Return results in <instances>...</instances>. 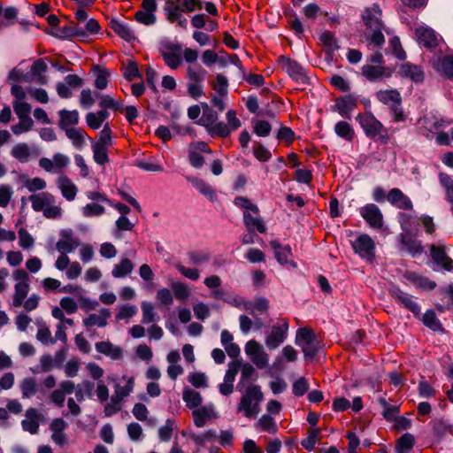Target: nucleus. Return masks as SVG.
Masks as SVG:
<instances>
[{"instance_id": "40", "label": "nucleus", "mask_w": 453, "mask_h": 453, "mask_svg": "<svg viewBox=\"0 0 453 453\" xmlns=\"http://www.w3.org/2000/svg\"><path fill=\"white\" fill-rule=\"evenodd\" d=\"M213 410L206 406L200 407L193 411L194 423L197 427L204 426L206 420L212 417Z\"/></svg>"}, {"instance_id": "39", "label": "nucleus", "mask_w": 453, "mask_h": 453, "mask_svg": "<svg viewBox=\"0 0 453 453\" xmlns=\"http://www.w3.org/2000/svg\"><path fill=\"white\" fill-rule=\"evenodd\" d=\"M109 146L92 142L93 158L100 165L109 162L108 150Z\"/></svg>"}, {"instance_id": "47", "label": "nucleus", "mask_w": 453, "mask_h": 453, "mask_svg": "<svg viewBox=\"0 0 453 453\" xmlns=\"http://www.w3.org/2000/svg\"><path fill=\"white\" fill-rule=\"evenodd\" d=\"M211 88L219 96H226L228 94V80L222 73L216 75V80L211 82Z\"/></svg>"}, {"instance_id": "17", "label": "nucleus", "mask_w": 453, "mask_h": 453, "mask_svg": "<svg viewBox=\"0 0 453 453\" xmlns=\"http://www.w3.org/2000/svg\"><path fill=\"white\" fill-rule=\"evenodd\" d=\"M391 296L414 315L420 313V306L413 300L412 296L395 287L390 291Z\"/></svg>"}, {"instance_id": "49", "label": "nucleus", "mask_w": 453, "mask_h": 453, "mask_svg": "<svg viewBox=\"0 0 453 453\" xmlns=\"http://www.w3.org/2000/svg\"><path fill=\"white\" fill-rule=\"evenodd\" d=\"M207 132L211 137L226 138L231 134V128L226 123L217 121L207 129Z\"/></svg>"}, {"instance_id": "46", "label": "nucleus", "mask_w": 453, "mask_h": 453, "mask_svg": "<svg viewBox=\"0 0 453 453\" xmlns=\"http://www.w3.org/2000/svg\"><path fill=\"white\" fill-rule=\"evenodd\" d=\"M29 291V285L27 282H18L15 285V293L13 296V305L19 307L22 305L25 298Z\"/></svg>"}, {"instance_id": "11", "label": "nucleus", "mask_w": 453, "mask_h": 453, "mask_svg": "<svg viewBox=\"0 0 453 453\" xmlns=\"http://www.w3.org/2000/svg\"><path fill=\"white\" fill-rule=\"evenodd\" d=\"M359 213L372 228L380 229L383 226V214L374 203H367L359 209Z\"/></svg>"}, {"instance_id": "13", "label": "nucleus", "mask_w": 453, "mask_h": 453, "mask_svg": "<svg viewBox=\"0 0 453 453\" xmlns=\"http://www.w3.org/2000/svg\"><path fill=\"white\" fill-rule=\"evenodd\" d=\"M381 15L382 12L378 4L366 7L362 14V19L366 28L370 30L383 28Z\"/></svg>"}, {"instance_id": "38", "label": "nucleus", "mask_w": 453, "mask_h": 453, "mask_svg": "<svg viewBox=\"0 0 453 453\" xmlns=\"http://www.w3.org/2000/svg\"><path fill=\"white\" fill-rule=\"evenodd\" d=\"M415 444V438L412 434L406 433L395 442V453H409Z\"/></svg>"}, {"instance_id": "26", "label": "nucleus", "mask_w": 453, "mask_h": 453, "mask_svg": "<svg viewBox=\"0 0 453 453\" xmlns=\"http://www.w3.org/2000/svg\"><path fill=\"white\" fill-rule=\"evenodd\" d=\"M434 68L448 80L453 81V56L446 55L439 58Z\"/></svg>"}, {"instance_id": "56", "label": "nucleus", "mask_w": 453, "mask_h": 453, "mask_svg": "<svg viewBox=\"0 0 453 453\" xmlns=\"http://www.w3.org/2000/svg\"><path fill=\"white\" fill-rule=\"evenodd\" d=\"M257 424L263 431L269 434H275L278 431V426L273 418L268 414L262 415Z\"/></svg>"}, {"instance_id": "5", "label": "nucleus", "mask_w": 453, "mask_h": 453, "mask_svg": "<svg viewBox=\"0 0 453 453\" xmlns=\"http://www.w3.org/2000/svg\"><path fill=\"white\" fill-rule=\"evenodd\" d=\"M282 70H284L293 80L301 83L307 84L309 78L305 69L296 60L287 56H280L278 59Z\"/></svg>"}, {"instance_id": "29", "label": "nucleus", "mask_w": 453, "mask_h": 453, "mask_svg": "<svg viewBox=\"0 0 453 453\" xmlns=\"http://www.w3.org/2000/svg\"><path fill=\"white\" fill-rule=\"evenodd\" d=\"M95 383L88 380H84L76 387L75 397L78 402H83L85 397L91 399L93 397V390Z\"/></svg>"}, {"instance_id": "3", "label": "nucleus", "mask_w": 453, "mask_h": 453, "mask_svg": "<svg viewBox=\"0 0 453 453\" xmlns=\"http://www.w3.org/2000/svg\"><path fill=\"white\" fill-rule=\"evenodd\" d=\"M296 343L302 348L304 357L313 359L319 350V342L309 327H301L296 332Z\"/></svg>"}, {"instance_id": "16", "label": "nucleus", "mask_w": 453, "mask_h": 453, "mask_svg": "<svg viewBox=\"0 0 453 453\" xmlns=\"http://www.w3.org/2000/svg\"><path fill=\"white\" fill-rule=\"evenodd\" d=\"M401 77L408 78L415 83H421L425 80V72L421 65H413L410 62L403 63L399 67Z\"/></svg>"}, {"instance_id": "20", "label": "nucleus", "mask_w": 453, "mask_h": 453, "mask_svg": "<svg viewBox=\"0 0 453 453\" xmlns=\"http://www.w3.org/2000/svg\"><path fill=\"white\" fill-rule=\"evenodd\" d=\"M251 211L243 212V223L247 231H257L260 234L266 232V226L258 214H251Z\"/></svg>"}, {"instance_id": "10", "label": "nucleus", "mask_w": 453, "mask_h": 453, "mask_svg": "<svg viewBox=\"0 0 453 453\" xmlns=\"http://www.w3.org/2000/svg\"><path fill=\"white\" fill-rule=\"evenodd\" d=\"M361 73L370 82H378L390 78L393 70L385 65H365L361 68Z\"/></svg>"}, {"instance_id": "19", "label": "nucleus", "mask_w": 453, "mask_h": 453, "mask_svg": "<svg viewBox=\"0 0 453 453\" xmlns=\"http://www.w3.org/2000/svg\"><path fill=\"white\" fill-rule=\"evenodd\" d=\"M401 250H404L412 257L422 252L423 248L421 242L416 240L409 230L400 234Z\"/></svg>"}, {"instance_id": "1", "label": "nucleus", "mask_w": 453, "mask_h": 453, "mask_svg": "<svg viewBox=\"0 0 453 453\" xmlns=\"http://www.w3.org/2000/svg\"><path fill=\"white\" fill-rule=\"evenodd\" d=\"M356 120L369 139L379 141L382 144H387L389 142L388 129L372 112L358 113Z\"/></svg>"}, {"instance_id": "22", "label": "nucleus", "mask_w": 453, "mask_h": 453, "mask_svg": "<svg viewBox=\"0 0 453 453\" xmlns=\"http://www.w3.org/2000/svg\"><path fill=\"white\" fill-rule=\"evenodd\" d=\"M111 316L109 309L103 308L100 310L99 314L92 313L83 319V325L86 327L97 326L104 327L107 325V319Z\"/></svg>"}, {"instance_id": "41", "label": "nucleus", "mask_w": 453, "mask_h": 453, "mask_svg": "<svg viewBox=\"0 0 453 453\" xmlns=\"http://www.w3.org/2000/svg\"><path fill=\"white\" fill-rule=\"evenodd\" d=\"M334 132L339 137L348 142H351L355 137V131L353 127L348 122L343 120L335 124Z\"/></svg>"}, {"instance_id": "24", "label": "nucleus", "mask_w": 453, "mask_h": 453, "mask_svg": "<svg viewBox=\"0 0 453 453\" xmlns=\"http://www.w3.org/2000/svg\"><path fill=\"white\" fill-rule=\"evenodd\" d=\"M58 187L61 190L62 196L68 201H73L77 194V187L70 178L62 175L58 179Z\"/></svg>"}, {"instance_id": "52", "label": "nucleus", "mask_w": 453, "mask_h": 453, "mask_svg": "<svg viewBox=\"0 0 453 453\" xmlns=\"http://www.w3.org/2000/svg\"><path fill=\"white\" fill-rule=\"evenodd\" d=\"M320 435L319 428H309L308 429V436L301 441V445L309 451L314 449L315 445L319 440Z\"/></svg>"}, {"instance_id": "36", "label": "nucleus", "mask_w": 453, "mask_h": 453, "mask_svg": "<svg viewBox=\"0 0 453 453\" xmlns=\"http://www.w3.org/2000/svg\"><path fill=\"white\" fill-rule=\"evenodd\" d=\"M219 115L216 111L210 108L207 104L203 105V114L201 119L198 120V124L204 127L207 130L210 128L214 123L218 121Z\"/></svg>"}, {"instance_id": "58", "label": "nucleus", "mask_w": 453, "mask_h": 453, "mask_svg": "<svg viewBox=\"0 0 453 453\" xmlns=\"http://www.w3.org/2000/svg\"><path fill=\"white\" fill-rule=\"evenodd\" d=\"M422 321L424 325L433 330H439L441 325L433 310H427L423 315Z\"/></svg>"}, {"instance_id": "25", "label": "nucleus", "mask_w": 453, "mask_h": 453, "mask_svg": "<svg viewBox=\"0 0 453 453\" xmlns=\"http://www.w3.org/2000/svg\"><path fill=\"white\" fill-rule=\"evenodd\" d=\"M110 27L118 35L127 42H131L135 38L134 31L127 23L112 19L110 21Z\"/></svg>"}, {"instance_id": "63", "label": "nucleus", "mask_w": 453, "mask_h": 453, "mask_svg": "<svg viewBox=\"0 0 453 453\" xmlns=\"http://www.w3.org/2000/svg\"><path fill=\"white\" fill-rule=\"evenodd\" d=\"M172 288L177 300L184 301L188 299L190 295L187 284L183 282H173Z\"/></svg>"}, {"instance_id": "28", "label": "nucleus", "mask_w": 453, "mask_h": 453, "mask_svg": "<svg viewBox=\"0 0 453 453\" xmlns=\"http://www.w3.org/2000/svg\"><path fill=\"white\" fill-rule=\"evenodd\" d=\"M434 436L438 441L443 439L446 434H453V425L446 422L444 419H436L431 422Z\"/></svg>"}, {"instance_id": "7", "label": "nucleus", "mask_w": 453, "mask_h": 453, "mask_svg": "<svg viewBox=\"0 0 453 453\" xmlns=\"http://www.w3.org/2000/svg\"><path fill=\"white\" fill-rule=\"evenodd\" d=\"M352 247L356 253L362 258L372 262L375 257V243L373 240L367 234L359 235L353 242Z\"/></svg>"}, {"instance_id": "50", "label": "nucleus", "mask_w": 453, "mask_h": 453, "mask_svg": "<svg viewBox=\"0 0 453 453\" xmlns=\"http://www.w3.org/2000/svg\"><path fill=\"white\" fill-rule=\"evenodd\" d=\"M18 10L17 8L11 6L7 7L4 10L0 4V25L1 26H9L13 24L14 19L17 18Z\"/></svg>"}, {"instance_id": "57", "label": "nucleus", "mask_w": 453, "mask_h": 453, "mask_svg": "<svg viewBox=\"0 0 453 453\" xmlns=\"http://www.w3.org/2000/svg\"><path fill=\"white\" fill-rule=\"evenodd\" d=\"M19 123L12 127V131L14 134L19 135L32 129L34 121L31 117L19 118Z\"/></svg>"}, {"instance_id": "48", "label": "nucleus", "mask_w": 453, "mask_h": 453, "mask_svg": "<svg viewBox=\"0 0 453 453\" xmlns=\"http://www.w3.org/2000/svg\"><path fill=\"white\" fill-rule=\"evenodd\" d=\"M183 400L189 409L197 408L202 403L200 393L193 389H185L183 391Z\"/></svg>"}, {"instance_id": "64", "label": "nucleus", "mask_w": 453, "mask_h": 453, "mask_svg": "<svg viewBox=\"0 0 453 453\" xmlns=\"http://www.w3.org/2000/svg\"><path fill=\"white\" fill-rule=\"evenodd\" d=\"M143 324H149L157 320V314L154 312V307L150 303L143 302L142 303Z\"/></svg>"}, {"instance_id": "32", "label": "nucleus", "mask_w": 453, "mask_h": 453, "mask_svg": "<svg viewBox=\"0 0 453 453\" xmlns=\"http://www.w3.org/2000/svg\"><path fill=\"white\" fill-rule=\"evenodd\" d=\"M26 415L27 417V419H24L21 422L22 428L32 434H37L39 429V423L37 421L36 410L34 408H30L27 411Z\"/></svg>"}, {"instance_id": "8", "label": "nucleus", "mask_w": 453, "mask_h": 453, "mask_svg": "<svg viewBox=\"0 0 453 453\" xmlns=\"http://www.w3.org/2000/svg\"><path fill=\"white\" fill-rule=\"evenodd\" d=\"M288 331V322L287 319H281L280 324L273 326L271 332L267 334L265 344L269 349H277L287 338Z\"/></svg>"}, {"instance_id": "60", "label": "nucleus", "mask_w": 453, "mask_h": 453, "mask_svg": "<svg viewBox=\"0 0 453 453\" xmlns=\"http://www.w3.org/2000/svg\"><path fill=\"white\" fill-rule=\"evenodd\" d=\"M234 204L237 207L242 208L244 211H251L254 214H259L257 205L251 203L250 199L244 196H236L234 200Z\"/></svg>"}, {"instance_id": "2", "label": "nucleus", "mask_w": 453, "mask_h": 453, "mask_svg": "<svg viewBox=\"0 0 453 453\" xmlns=\"http://www.w3.org/2000/svg\"><path fill=\"white\" fill-rule=\"evenodd\" d=\"M264 399L263 392L258 385H250L246 388L237 406L238 412L246 418H254L260 412V403Z\"/></svg>"}, {"instance_id": "42", "label": "nucleus", "mask_w": 453, "mask_h": 453, "mask_svg": "<svg viewBox=\"0 0 453 453\" xmlns=\"http://www.w3.org/2000/svg\"><path fill=\"white\" fill-rule=\"evenodd\" d=\"M22 398H31L38 391V384L35 378H25L20 383Z\"/></svg>"}, {"instance_id": "44", "label": "nucleus", "mask_w": 453, "mask_h": 453, "mask_svg": "<svg viewBox=\"0 0 453 453\" xmlns=\"http://www.w3.org/2000/svg\"><path fill=\"white\" fill-rule=\"evenodd\" d=\"M134 269L132 261L128 258H124L119 264L115 265L111 274L115 278H123L129 274Z\"/></svg>"}, {"instance_id": "18", "label": "nucleus", "mask_w": 453, "mask_h": 453, "mask_svg": "<svg viewBox=\"0 0 453 453\" xmlns=\"http://www.w3.org/2000/svg\"><path fill=\"white\" fill-rule=\"evenodd\" d=\"M418 42L426 49L432 50L438 46V39L434 31L427 27H418L415 30Z\"/></svg>"}, {"instance_id": "45", "label": "nucleus", "mask_w": 453, "mask_h": 453, "mask_svg": "<svg viewBox=\"0 0 453 453\" xmlns=\"http://www.w3.org/2000/svg\"><path fill=\"white\" fill-rule=\"evenodd\" d=\"M319 41L326 48V52L328 54H331L339 49L337 40L334 34L330 31H324L321 33Z\"/></svg>"}, {"instance_id": "6", "label": "nucleus", "mask_w": 453, "mask_h": 453, "mask_svg": "<svg viewBox=\"0 0 453 453\" xmlns=\"http://www.w3.org/2000/svg\"><path fill=\"white\" fill-rule=\"evenodd\" d=\"M160 54L165 63L172 69H177L181 63L182 46L180 43L165 42L161 43Z\"/></svg>"}, {"instance_id": "31", "label": "nucleus", "mask_w": 453, "mask_h": 453, "mask_svg": "<svg viewBox=\"0 0 453 453\" xmlns=\"http://www.w3.org/2000/svg\"><path fill=\"white\" fill-rule=\"evenodd\" d=\"M270 245L274 250L277 261L281 265L287 264L289 256L292 254L290 246H283L278 241H272Z\"/></svg>"}, {"instance_id": "43", "label": "nucleus", "mask_w": 453, "mask_h": 453, "mask_svg": "<svg viewBox=\"0 0 453 453\" xmlns=\"http://www.w3.org/2000/svg\"><path fill=\"white\" fill-rule=\"evenodd\" d=\"M439 181L445 190L446 200L451 203L453 211V179L445 173H439Z\"/></svg>"}, {"instance_id": "12", "label": "nucleus", "mask_w": 453, "mask_h": 453, "mask_svg": "<svg viewBox=\"0 0 453 453\" xmlns=\"http://www.w3.org/2000/svg\"><path fill=\"white\" fill-rule=\"evenodd\" d=\"M358 96L355 94H348L335 99L333 106L338 113L345 119H350V113L357 107Z\"/></svg>"}, {"instance_id": "15", "label": "nucleus", "mask_w": 453, "mask_h": 453, "mask_svg": "<svg viewBox=\"0 0 453 453\" xmlns=\"http://www.w3.org/2000/svg\"><path fill=\"white\" fill-rule=\"evenodd\" d=\"M387 199L393 206L398 209L404 211H411L413 209V204L410 197L397 188H394L389 190Z\"/></svg>"}, {"instance_id": "51", "label": "nucleus", "mask_w": 453, "mask_h": 453, "mask_svg": "<svg viewBox=\"0 0 453 453\" xmlns=\"http://www.w3.org/2000/svg\"><path fill=\"white\" fill-rule=\"evenodd\" d=\"M439 294L443 297H448L449 299L445 304H436V309L440 311L449 310L453 306V283L447 287L441 288L439 289Z\"/></svg>"}, {"instance_id": "30", "label": "nucleus", "mask_w": 453, "mask_h": 453, "mask_svg": "<svg viewBox=\"0 0 453 453\" xmlns=\"http://www.w3.org/2000/svg\"><path fill=\"white\" fill-rule=\"evenodd\" d=\"M211 297L216 300L223 301L236 307L241 305L240 297L229 293L227 290L224 288H218L217 289L212 290Z\"/></svg>"}, {"instance_id": "34", "label": "nucleus", "mask_w": 453, "mask_h": 453, "mask_svg": "<svg viewBox=\"0 0 453 453\" xmlns=\"http://www.w3.org/2000/svg\"><path fill=\"white\" fill-rule=\"evenodd\" d=\"M65 135L72 141L73 145L77 149H81L85 144L87 133L82 128L71 127L65 131Z\"/></svg>"}, {"instance_id": "59", "label": "nucleus", "mask_w": 453, "mask_h": 453, "mask_svg": "<svg viewBox=\"0 0 453 453\" xmlns=\"http://www.w3.org/2000/svg\"><path fill=\"white\" fill-rule=\"evenodd\" d=\"M189 261L192 265H201L210 261V253L204 250L202 251H190L188 253Z\"/></svg>"}, {"instance_id": "27", "label": "nucleus", "mask_w": 453, "mask_h": 453, "mask_svg": "<svg viewBox=\"0 0 453 453\" xmlns=\"http://www.w3.org/2000/svg\"><path fill=\"white\" fill-rule=\"evenodd\" d=\"M97 352L110 357L113 360H118L122 356V350L119 347L114 346L110 342H99L96 343Z\"/></svg>"}, {"instance_id": "62", "label": "nucleus", "mask_w": 453, "mask_h": 453, "mask_svg": "<svg viewBox=\"0 0 453 453\" xmlns=\"http://www.w3.org/2000/svg\"><path fill=\"white\" fill-rule=\"evenodd\" d=\"M81 245L79 240L65 241L59 240L57 242L56 248L61 254H67L73 252L77 247Z\"/></svg>"}, {"instance_id": "53", "label": "nucleus", "mask_w": 453, "mask_h": 453, "mask_svg": "<svg viewBox=\"0 0 453 453\" xmlns=\"http://www.w3.org/2000/svg\"><path fill=\"white\" fill-rule=\"evenodd\" d=\"M193 186L204 196L213 200L215 192L212 187L203 180L194 178L191 180Z\"/></svg>"}, {"instance_id": "61", "label": "nucleus", "mask_w": 453, "mask_h": 453, "mask_svg": "<svg viewBox=\"0 0 453 453\" xmlns=\"http://www.w3.org/2000/svg\"><path fill=\"white\" fill-rule=\"evenodd\" d=\"M174 428L173 419L168 418L165 424L159 427L158 436L161 441L167 442L171 440Z\"/></svg>"}, {"instance_id": "33", "label": "nucleus", "mask_w": 453, "mask_h": 453, "mask_svg": "<svg viewBox=\"0 0 453 453\" xmlns=\"http://www.w3.org/2000/svg\"><path fill=\"white\" fill-rule=\"evenodd\" d=\"M12 156L20 163H27L31 157V149L27 143L19 142L13 146Z\"/></svg>"}, {"instance_id": "54", "label": "nucleus", "mask_w": 453, "mask_h": 453, "mask_svg": "<svg viewBox=\"0 0 453 453\" xmlns=\"http://www.w3.org/2000/svg\"><path fill=\"white\" fill-rule=\"evenodd\" d=\"M286 17L288 19L290 29L299 37L303 34V27L300 19L296 17L293 10L285 12Z\"/></svg>"}, {"instance_id": "37", "label": "nucleus", "mask_w": 453, "mask_h": 453, "mask_svg": "<svg viewBox=\"0 0 453 453\" xmlns=\"http://www.w3.org/2000/svg\"><path fill=\"white\" fill-rule=\"evenodd\" d=\"M48 70V65L43 58L35 60L31 66V73L36 78V82L42 85L47 83V79L43 75Z\"/></svg>"}, {"instance_id": "35", "label": "nucleus", "mask_w": 453, "mask_h": 453, "mask_svg": "<svg viewBox=\"0 0 453 453\" xmlns=\"http://www.w3.org/2000/svg\"><path fill=\"white\" fill-rule=\"evenodd\" d=\"M207 71L199 64L189 65L187 68V77L190 82L203 83Z\"/></svg>"}, {"instance_id": "4", "label": "nucleus", "mask_w": 453, "mask_h": 453, "mask_svg": "<svg viewBox=\"0 0 453 453\" xmlns=\"http://www.w3.org/2000/svg\"><path fill=\"white\" fill-rule=\"evenodd\" d=\"M376 98L389 107L394 116V121L400 122L405 119L402 109V97L396 89L380 90L376 93Z\"/></svg>"}, {"instance_id": "21", "label": "nucleus", "mask_w": 453, "mask_h": 453, "mask_svg": "<svg viewBox=\"0 0 453 453\" xmlns=\"http://www.w3.org/2000/svg\"><path fill=\"white\" fill-rule=\"evenodd\" d=\"M59 122L58 127L60 129L65 131L71 128L70 127L76 126L79 123L80 117L77 110L68 111L60 110L58 111Z\"/></svg>"}, {"instance_id": "23", "label": "nucleus", "mask_w": 453, "mask_h": 453, "mask_svg": "<svg viewBox=\"0 0 453 453\" xmlns=\"http://www.w3.org/2000/svg\"><path fill=\"white\" fill-rule=\"evenodd\" d=\"M29 201L32 203V208L35 211H42L47 205L55 203L54 196L48 192H42L40 194L31 195Z\"/></svg>"}, {"instance_id": "9", "label": "nucleus", "mask_w": 453, "mask_h": 453, "mask_svg": "<svg viewBox=\"0 0 453 453\" xmlns=\"http://www.w3.org/2000/svg\"><path fill=\"white\" fill-rule=\"evenodd\" d=\"M245 352L257 368L264 369L268 365V355L257 341H249L245 345Z\"/></svg>"}, {"instance_id": "55", "label": "nucleus", "mask_w": 453, "mask_h": 453, "mask_svg": "<svg viewBox=\"0 0 453 453\" xmlns=\"http://www.w3.org/2000/svg\"><path fill=\"white\" fill-rule=\"evenodd\" d=\"M132 388V380H129L127 385L125 387L117 385L115 388V393L111 397V401L115 403H120L123 398L131 393Z\"/></svg>"}, {"instance_id": "14", "label": "nucleus", "mask_w": 453, "mask_h": 453, "mask_svg": "<svg viewBox=\"0 0 453 453\" xmlns=\"http://www.w3.org/2000/svg\"><path fill=\"white\" fill-rule=\"evenodd\" d=\"M430 256L438 266L446 271L453 270V260L447 255L443 245H431Z\"/></svg>"}]
</instances>
